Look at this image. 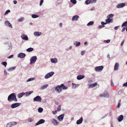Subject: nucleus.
<instances>
[{
    "mask_svg": "<svg viewBox=\"0 0 127 127\" xmlns=\"http://www.w3.org/2000/svg\"><path fill=\"white\" fill-rule=\"evenodd\" d=\"M79 17V16L75 15L73 16L72 19V21H78Z\"/></svg>",
    "mask_w": 127,
    "mask_h": 127,
    "instance_id": "2eb2a0df",
    "label": "nucleus"
},
{
    "mask_svg": "<svg viewBox=\"0 0 127 127\" xmlns=\"http://www.w3.org/2000/svg\"><path fill=\"white\" fill-rule=\"evenodd\" d=\"M90 1L91 3L95 2V0H90Z\"/></svg>",
    "mask_w": 127,
    "mask_h": 127,
    "instance_id": "052dcab7",
    "label": "nucleus"
},
{
    "mask_svg": "<svg viewBox=\"0 0 127 127\" xmlns=\"http://www.w3.org/2000/svg\"><path fill=\"white\" fill-rule=\"evenodd\" d=\"M1 64L6 67L7 65V63L6 62H2L1 63Z\"/></svg>",
    "mask_w": 127,
    "mask_h": 127,
    "instance_id": "58836bf2",
    "label": "nucleus"
},
{
    "mask_svg": "<svg viewBox=\"0 0 127 127\" xmlns=\"http://www.w3.org/2000/svg\"><path fill=\"white\" fill-rule=\"evenodd\" d=\"M43 2V0H41L40 2L39 5L40 6H41L42 4V3Z\"/></svg>",
    "mask_w": 127,
    "mask_h": 127,
    "instance_id": "3c124183",
    "label": "nucleus"
},
{
    "mask_svg": "<svg viewBox=\"0 0 127 127\" xmlns=\"http://www.w3.org/2000/svg\"><path fill=\"white\" fill-rule=\"evenodd\" d=\"M25 56V54L22 53H21L18 54L17 57L18 58H24Z\"/></svg>",
    "mask_w": 127,
    "mask_h": 127,
    "instance_id": "dca6fc26",
    "label": "nucleus"
},
{
    "mask_svg": "<svg viewBox=\"0 0 127 127\" xmlns=\"http://www.w3.org/2000/svg\"><path fill=\"white\" fill-rule=\"evenodd\" d=\"M76 86L75 84L72 83V88L73 89H75L76 87Z\"/></svg>",
    "mask_w": 127,
    "mask_h": 127,
    "instance_id": "ea45409f",
    "label": "nucleus"
},
{
    "mask_svg": "<svg viewBox=\"0 0 127 127\" xmlns=\"http://www.w3.org/2000/svg\"><path fill=\"white\" fill-rule=\"evenodd\" d=\"M33 100L34 101L40 102L41 101L42 98L40 96L38 95L34 97L33 98Z\"/></svg>",
    "mask_w": 127,
    "mask_h": 127,
    "instance_id": "9d476101",
    "label": "nucleus"
},
{
    "mask_svg": "<svg viewBox=\"0 0 127 127\" xmlns=\"http://www.w3.org/2000/svg\"><path fill=\"white\" fill-rule=\"evenodd\" d=\"M33 48L30 47L27 49L26 51L28 52H31L33 51Z\"/></svg>",
    "mask_w": 127,
    "mask_h": 127,
    "instance_id": "f704fd0d",
    "label": "nucleus"
},
{
    "mask_svg": "<svg viewBox=\"0 0 127 127\" xmlns=\"http://www.w3.org/2000/svg\"><path fill=\"white\" fill-rule=\"evenodd\" d=\"M55 90L58 93H61L62 91V89L61 86L59 85H58L55 88Z\"/></svg>",
    "mask_w": 127,
    "mask_h": 127,
    "instance_id": "423d86ee",
    "label": "nucleus"
},
{
    "mask_svg": "<svg viewBox=\"0 0 127 127\" xmlns=\"http://www.w3.org/2000/svg\"><path fill=\"white\" fill-rule=\"evenodd\" d=\"M85 52V51H82L81 52V54L82 55H84Z\"/></svg>",
    "mask_w": 127,
    "mask_h": 127,
    "instance_id": "680f3d73",
    "label": "nucleus"
},
{
    "mask_svg": "<svg viewBox=\"0 0 127 127\" xmlns=\"http://www.w3.org/2000/svg\"><path fill=\"white\" fill-rule=\"evenodd\" d=\"M60 86H61V88H62L63 90H65L68 89L67 87L64 86L63 84H61Z\"/></svg>",
    "mask_w": 127,
    "mask_h": 127,
    "instance_id": "bb28decb",
    "label": "nucleus"
},
{
    "mask_svg": "<svg viewBox=\"0 0 127 127\" xmlns=\"http://www.w3.org/2000/svg\"><path fill=\"white\" fill-rule=\"evenodd\" d=\"M122 27H127V29H126V31L127 32V21H126L122 24Z\"/></svg>",
    "mask_w": 127,
    "mask_h": 127,
    "instance_id": "c85d7f7f",
    "label": "nucleus"
},
{
    "mask_svg": "<svg viewBox=\"0 0 127 127\" xmlns=\"http://www.w3.org/2000/svg\"><path fill=\"white\" fill-rule=\"evenodd\" d=\"M85 3L87 5H88L90 3H91L90 0H87L85 1Z\"/></svg>",
    "mask_w": 127,
    "mask_h": 127,
    "instance_id": "a18cd8bd",
    "label": "nucleus"
},
{
    "mask_svg": "<svg viewBox=\"0 0 127 127\" xmlns=\"http://www.w3.org/2000/svg\"><path fill=\"white\" fill-rule=\"evenodd\" d=\"M125 5V3H121L117 4L116 7L117 8H120L123 7Z\"/></svg>",
    "mask_w": 127,
    "mask_h": 127,
    "instance_id": "9b49d317",
    "label": "nucleus"
},
{
    "mask_svg": "<svg viewBox=\"0 0 127 127\" xmlns=\"http://www.w3.org/2000/svg\"><path fill=\"white\" fill-rule=\"evenodd\" d=\"M51 62L53 63L56 64L58 62V60L57 58H51L50 59Z\"/></svg>",
    "mask_w": 127,
    "mask_h": 127,
    "instance_id": "4be33fe9",
    "label": "nucleus"
},
{
    "mask_svg": "<svg viewBox=\"0 0 127 127\" xmlns=\"http://www.w3.org/2000/svg\"><path fill=\"white\" fill-rule=\"evenodd\" d=\"M54 72L52 71L47 74L45 76L44 78L45 79H47L52 76L54 74Z\"/></svg>",
    "mask_w": 127,
    "mask_h": 127,
    "instance_id": "39448f33",
    "label": "nucleus"
},
{
    "mask_svg": "<svg viewBox=\"0 0 127 127\" xmlns=\"http://www.w3.org/2000/svg\"><path fill=\"white\" fill-rule=\"evenodd\" d=\"M21 104L20 103H16L12 104L11 105V107L12 108H14L19 106Z\"/></svg>",
    "mask_w": 127,
    "mask_h": 127,
    "instance_id": "6e6552de",
    "label": "nucleus"
},
{
    "mask_svg": "<svg viewBox=\"0 0 127 127\" xmlns=\"http://www.w3.org/2000/svg\"><path fill=\"white\" fill-rule=\"evenodd\" d=\"M37 60V57L34 56L31 57L30 59V64L31 65L34 63Z\"/></svg>",
    "mask_w": 127,
    "mask_h": 127,
    "instance_id": "7ed1b4c3",
    "label": "nucleus"
},
{
    "mask_svg": "<svg viewBox=\"0 0 127 127\" xmlns=\"http://www.w3.org/2000/svg\"><path fill=\"white\" fill-rule=\"evenodd\" d=\"M106 22H101V24L103 25H106L107 24L110 23H112L113 22V19L108 18L106 20Z\"/></svg>",
    "mask_w": 127,
    "mask_h": 127,
    "instance_id": "f03ea898",
    "label": "nucleus"
},
{
    "mask_svg": "<svg viewBox=\"0 0 127 127\" xmlns=\"http://www.w3.org/2000/svg\"><path fill=\"white\" fill-rule=\"evenodd\" d=\"M38 111L39 113H41L43 110V108L40 107L38 109Z\"/></svg>",
    "mask_w": 127,
    "mask_h": 127,
    "instance_id": "c9c22d12",
    "label": "nucleus"
},
{
    "mask_svg": "<svg viewBox=\"0 0 127 127\" xmlns=\"http://www.w3.org/2000/svg\"><path fill=\"white\" fill-rule=\"evenodd\" d=\"M85 77V76L83 75H78L77 77V79L78 80L82 79Z\"/></svg>",
    "mask_w": 127,
    "mask_h": 127,
    "instance_id": "412c9836",
    "label": "nucleus"
},
{
    "mask_svg": "<svg viewBox=\"0 0 127 127\" xmlns=\"http://www.w3.org/2000/svg\"><path fill=\"white\" fill-rule=\"evenodd\" d=\"M28 121L30 122H32L33 121V119H32L31 118H30L28 119Z\"/></svg>",
    "mask_w": 127,
    "mask_h": 127,
    "instance_id": "8fccbe9b",
    "label": "nucleus"
},
{
    "mask_svg": "<svg viewBox=\"0 0 127 127\" xmlns=\"http://www.w3.org/2000/svg\"><path fill=\"white\" fill-rule=\"evenodd\" d=\"M35 78H30L28 79L26 81V82H29L31 81H32L34 80Z\"/></svg>",
    "mask_w": 127,
    "mask_h": 127,
    "instance_id": "4c0bfd02",
    "label": "nucleus"
},
{
    "mask_svg": "<svg viewBox=\"0 0 127 127\" xmlns=\"http://www.w3.org/2000/svg\"><path fill=\"white\" fill-rule=\"evenodd\" d=\"M13 55H12L9 56L8 57H7V58L9 59H10L11 58H12L13 57Z\"/></svg>",
    "mask_w": 127,
    "mask_h": 127,
    "instance_id": "bf43d9fd",
    "label": "nucleus"
},
{
    "mask_svg": "<svg viewBox=\"0 0 127 127\" xmlns=\"http://www.w3.org/2000/svg\"><path fill=\"white\" fill-rule=\"evenodd\" d=\"M120 103H119L118 104V105L117 106V108H118L120 107Z\"/></svg>",
    "mask_w": 127,
    "mask_h": 127,
    "instance_id": "0e129e2a",
    "label": "nucleus"
},
{
    "mask_svg": "<svg viewBox=\"0 0 127 127\" xmlns=\"http://www.w3.org/2000/svg\"><path fill=\"white\" fill-rule=\"evenodd\" d=\"M73 44L75 45L76 47H77L80 45L81 43L80 42H78L77 41H76Z\"/></svg>",
    "mask_w": 127,
    "mask_h": 127,
    "instance_id": "a878e982",
    "label": "nucleus"
},
{
    "mask_svg": "<svg viewBox=\"0 0 127 127\" xmlns=\"http://www.w3.org/2000/svg\"><path fill=\"white\" fill-rule=\"evenodd\" d=\"M119 27H120L119 26H116L114 27V29L115 30H117L119 28Z\"/></svg>",
    "mask_w": 127,
    "mask_h": 127,
    "instance_id": "603ef678",
    "label": "nucleus"
},
{
    "mask_svg": "<svg viewBox=\"0 0 127 127\" xmlns=\"http://www.w3.org/2000/svg\"><path fill=\"white\" fill-rule=\"evenodd\" d=\"M5 25L7 27H9L11 28H12V26L10 23L8 21H6L5 22Z\"/></svg>",
    "mask_w": 127,
    "mask_h": 127,
    "instance_id": "ddd939ff",
    "label": "nucleus"
},
{
    "mask_svg": "<svg viewBox=\"0 0 127 127\" xmlns=\"http://www.w3.org/2000/svg\"><path fill=\"white\" fill-rule=\"evenodd\" d=\"M57 112V110H55V111H53L52 112L53 114L55 115L56 114Z\"/></svg>",
    "mask_w": 127,
    "mask_h": 127,
    "instance_id": "6e6d98bb",
    "label": "nucleus"
},
{
    "mask_svg": "<svg viewBox=\"0 0 127 127\" xmlns=\"http://www.w3.org/2000/svg\"><path fill=\"white\" fill-rule=\"evenodd\" d=\"M123 86H126L127 87V82H126V83H125L123 84Z\"/></svg>",
    "mask_w": 127,
    "mask_h": 127,
    "instance_id": "5fc2aeb1",
    "label": "nucleus"
},
{
    "mask_svg": "<svg viewBox=\"0 0 127 127\" xmlns=\"http://www.w3.org/2000/svg\"><path fill=\"white\" fill-rule=\"evenodd\" d=\"M16 68V66H14L10 67L7 69V70L8 71H12L14 70Z\"/></svg>",
    "mask_w": 127,
    "mask_h": 127,
    "instance_id": "2f4dec72",
    "label": "nucleus"
},
{
    "mask_svg": "<svg viewBox=\"0 0 127 127\" xmlns=\"http://www.w3.org/2000/svg\"><path fill=\"white\" fill-rule=\"evenodd\" d=\"M10 12V10H7L6 11V12H5V13L4 14L5 15H6L8 13Z\"/></svg>",
    "mask_w": 127,
    "mask_h": 127,
    "instance_id": "de8ad7c7",
    "label": "nucleus"
},
{
    "mask_svg": "<svg viewBox=\"0 0 127 127\" xmlns=\"http://www.w3.org/2000/svg\"><path fill=\"white\" fill-rule=\"evenodd\" d=\"M4 75H5L7 74V73L6 69L4 70Z\"/></svg>",
    "mask_w": 127,
    "mask_h": 127,
    "instance_id": "e2e57ef3",
    "label": "nucleus"
},
{
    "mask_svg": "<svg viewBox=\"0 0 127 127\" xmlns=\"http://www.w3.org/2000/svg\"><path fill=\"white\" fill-rule=\"evenodd\" d=\"M104 67L103 66L101 65L100 66L96 67V71L101 72L103 69Z\"/></svg>",
    "mask_w": 127,
    "mask_h": 127,
    "instance_id": "f8f14e48",
    "label": "nucleus"
},
{
    "mask_svg": "<svg viewBox=\"0 0 127 127\" xmlns=\"http://www.w3.org/2000/svg\"><path fill=\"white\" fill-rule=\"evenodd\" d=\"M48 84L45 85L41 87L40 89L41 90H43L47 88L48 86Z\"/></svg>",
    "mask_w": 127,
    "mask_h": 127,
    "instance_id": "7c9ffc66",
    "label": "nucleus"
},
{
    "mask_svg": "<svg viewBox=\"0 0 127 127\" xmlns=\"http://www.w3.org/2000/svg\"><path fill=\"white\" fill-rule=\"evenodd\" d=\"M124 40H123L121 42V45L122 46L124 44Z\"/></svg>",
    "mask_w": 127,
    "mask_h": 127,
    "instance_id": "69168bd1",
    "label": "nucleus"
},
{
    "mask_svg": "<svg viewBox=\"0 0 127 127\" xmlns=\"http://www.w3.org/2000/svg\"><path fill=\"white\" fill-rule=\"evenodd\" d=\"M25 95V93H21L18 94L17 95V96L19 98H20L22 97Z\"/></svg>",
    "mask_w": 127,
    "mask_h": 127,
    "instance_id": "393cba45",
    "label": "nucleus"
},
{
    "mask_svg": "<svg viewBox=\"0 0 127 127\" xmlns=\"http://www.w3.org/2000/svg\"><path fill=\"white\" fill-rule=\"evenodd\" d=\"M64 114H62L60 115L58 117V119L60 121H62L64 118Z\"/></svg>",
    "mask_w": 127,
    "mask_h": 127,
    "instance_id": "4468645a",
    "label": "nucleus"
},
{
    "mask_svg": "<svg viewBox=\"0 0 127 127\" xmlns=\"http://www.w3.org/2000/svg\"><path fill=\"white\" fill-rule=\"evenodd\" d=\"M13 3L14 4H16L17 3V1L16 0H14L13 1Z\"/></svg>",
    "mask_w": 127,
    "mask_h": 127,
    "instance_id": "774afa93",
    "label": "nucleus"
},
{
    "mask_svg": "<svg viewBox=\"0 0 127 127\" xmlns=\"http://www.w3.org/2000/svg\"><path fill=\"white\" fill-rule=\"evenodd\" d=\"M45 122V121L44 119H41L35 124V125H38L40 124L44 123Z\"/></svg>",
    "mask_w": 127,
    "mask_h": 127,
    "instance_id": "f3484780",
    "label": "nucleus"
},
{
    "mask_svg": "<svg viewBox=\"0 0 127 127\" xmlns=\"http://www.w3.org/2000/svg\"><path fill=\"white\" fill-rule=\"evenodd\" d=\"M123 116L122 115L119 116L117 119L119 122H120L123 120Z\"/></svg>",
    "mask_w": 127,
    "mask_h": 127,
    "instance_id": "aec40b11",
    "label": "nucleus"
},
{
    "mask_svg": "<svg viewBox=\"0 0 127 127\" xmlns=\"http://www.w3.org/2000/svg\"><path fill=\"white\" fill-rule=\"evenodd\" d=\"M94 23V22L93 21H90L87 24V26H92L93 25Z\"/></svg>",
    "mask_w": 127,
    "mask_h": 127,
    "instance_id": "72a5a7b5",
    "label": "nucleus"
},
{
    "mask_svg": "<svg viewBox=\"0 0 127 127\" xmlns=\"http://www.w3.org/2000/svg\"><path fill=\"white\" fill-rule=\"evenodd\" d=\"M114 15L113 14H110L108 15L107 17L108 18L111 19L114 16Z\"/></svg>",
    "mask_w": 127,
    "mask_h": 127,
    "instance_id": "e433bc0d",
    "label": "nucleus"
},
{
    "mask_svg": "<svg viewBox=\"0 0 127 127\" xmlns=\"http://www.w3.org/2000/svg\"><path fill=\"white\" fill-rule=\"evenodd\" d=\"M83 121V118L82 117H81L77 121L76 124H77L79 125L81 124L82 122Z\"/></svg>",
    "mask_w": 127,
    "mask_h": 127,
    "instance_id": "5701e85b",
    "label": "nucleus"
},
{
    "mask_svg": "<svg viewBox=\"0 0 127 127\" xmlns=\"http://www.w3.org/2000/svg\"><path fill=\"white\" fill-rule=\"evenodd\" d=\"M17 123L15 122H12L8 123L6 127H12L13 126L16 125Z\"/></svg>",
    "mask_w": 127,
    "mask_h": 127,
    "instance_id": "0eeeda50",
    "label": "nucleus"
},
{
    "mask_svg": "<svg viewBox=\"0 0 127 127\" xmlns=\"http://www.w3.org/2000/svg\"><path fill=\"white\" fill-rule=\"evenodd\" d=\"M61 106L60 105H59L57 107V110L59 112L61 110Z\"/></svg>",
    "mask_w": 127,
    "mask_h": 127,
    "instance_id": "37998d69",
    "label": "nucleus"
},
{
    "mask_svg": "<svg viewBox=\"0 0 127 127\" xmlns=\"http://www.w3.org/2000/svg\"><path fill=\"white\" fill-rule=\"evenodd\" d=\"M23 18L22 17H21L18 19V21L20 22H22L23 21Z\"/></svg>",
    "mask_w": 127,
    "mask_h": 127,
    "instance_id": "c03bdc74",
    "label": "nucleus"
},
{
    "mask_svg": "<svg viewBox=\"0 0 127 127\" xmlns=\"http://www.w3.org/2000/svg\"><path fill=\"white\" fill-rule=\"evenodd\" d=\"M21 37L24 40H27L28 39V37L25 34H23L21 36Z\"/></svg>",
    "mask_w": 127,
    "mask_h": 127,
    "instance_id": "b1692460",
    "label": "nucleus"
},
{
    "mask_svg": "<svg viewBox=\"0 0 127 127\" xmlns=\"http://www.w3.org/2000/svg\"><path fill=\"white\" fill-rule=\"evenodd\" d=\"M84 45H86V46L87 45H88V44L87 42H85L84 43Z\"/></svg>",
    "mask_w": 127,
    "mask_h": 127,
    "instance_id": "338daca9",
    "label": "nucleus"
},
{
    "mask_svg": "<svg viewBox=\"0 0 127 127\" xmlns=\"http://www.w3.org/2000/svg\"><path fill=\"white\" fill-rule=\"evenodd\" d=\"M119 64L118 63H116L115 65L114 66V70L117 71L119 69Z\"/></svg>",
    "mask_w": 127,
    "mask_h": 127,
    "instance_id": "6ab92c4d",
    "label": "nucleus"
},
{
    "mask_svg": "<svg viewBox=\"0 0 127 127\" xmlns=\"http://www.w3.org/2000/svg\"><path fill=\"white\" fill-rule=\"evenodd\" d=\"M70 2L73 4L76 3L77 1L76 0H70Z\"/></svg>",
    "mask_w": 127,
    "mask_h": 127,
    "instance_id": "79ce46f5",
    "label": "nucleus"
},
{
    "mask_svg": "<svg viewBox=\"0 0 127 127\" xmlns=\"http://www.w3.org/2000/svg\"><path fill=\"white\" fill-rule=\"evenodd\" d=\"M33 91H30L29 92H27L25 93V95L26 96H28L31 95Z\"/></svg>",
    "mask_w": 127,
    "mask_h": 127,
    "instance_id": "cd10ccee",
    "label": "nucleus"
},
{
    "mask_svg": "<svg viewBox=\"0 0 127 127\" xmlns=\"http://www.w3.org/2000/svg\"><path fill=\"white\" fill-rule=\"evenodd\" d=\"M100 96L101 97H103L108 98L109 97V94L107 92H104L103 94H100Z\"/></svg>",
    "mask_w": 127,
    "mask_h": 127,
    "instance_id": "20e7f679",
    "label": "nucleus"
},
{
    "mask_svg": "<svg viewBox=\"0 0 127 127\" xmlns=\"http://www.w3.org/2000/svg\"><path fill=\"white\" fill-rule=\"evenodd\" d=\"M34 35L36 36H38L41 34V32H34Z\"/></svg>",
    "mask_w": 127,
    "mask_h": 127,
    "instance_id": "c756f323",
    "label": "nucleus"
},
{
    "mask_svg": "<svg viewBox=\"0 0 127 127\" xmlns=\"http://www.w3.org/2000/svg\"><path fill=\"white\" fill-rule=\"evenodd\" d=\"M105 27V26H104V25H103L101 24V25H100L98 27V28L99 29H101V28H102Z\"/></svg>",
    "mask_w": 127,
    "mask_h": 127,
    "instance_id": "09e8293b",
    "label": "nucleus"
},
{
    "mask_svg": "<svg viewBox=\"0 0 127 127\" xmlns=\"http://www.w3.org/2000/svg\"><path fill=\"white\" fill-rule=\"evenodd\" d=\"M99 87L98 84H97V83L96 82V88H98Z\"/></svg>",
    "mask_w": 127,
    "mask_h": 127,
    "instance_id": "13d9d810",
    "label": "nucleus"
},
{
    "mask_svg": "<svg viewBox=\"0 0 127 127\" xmlns=\"http://www.w3.org/2000/svg\"><path fill=\"white\" fill-rule=\"evenodd\" d=\"M111 86H112L113 87L114 86V84L113 83V81H112V80H111Z\"/></svg>",
    "mask_w": 127,
    "mask_h": 127,
    "instance_id": "864d4df0",
    "label": "nucleus"
},
{
    "mask_svg": "<svg viewBox=\"0 0 127 127\" xmlns=\"http://www.w3.org/2000/svg\"><path fill=\"white\" fill-rule=\"evenodd\" d=\"M51 122L55 126H57L59 124V122L54 119H52L51 120Z\"/></svg>",
    "mask_w": 127,
    "mask_h": 127,
    "instance_id": "1a4fd4ad",
    "label": "nucleus"
},
{
    "mask_svg": "<svg viewBox=\"0 0 127 127\" xmlns=\"http://www.w3.org/2000/svg\"><path fill=\"white\" fill-rule=\"evenodd\" d=\"M6 49L7 50H11L12 48V44L11 43L8 42L7 45Z\"/></svg>",
    "mask_w": 127,
    "mask_h": 127,
    "instance_id": "a211bd4d",
    "label": "nucleus"
},
{
    "mask_svg": "<svg viewBox=\"0 0 127 127\" xmlns=\"http://www.w3.org/2000/svg\"><path fill=\"white\" fill-rule=\"evenodd\" d=\"M110 40H104V42L106 43H108L110 42Z\"/></svg>",
    "mask_w": 127,
    "mask_h": 127,
    "instance_id": "49530a36",
    "label": "nucleus"
},
{
    "mask_svg": "<svg viewBox=\"0 0 127 127\" xmlns=\"http://www.w3.org/2000/svg\"><path fill=\"white\" fill-rule=\"evenodd\" d=\"M88 85L89 86V88H91L93 87H94L95 86V83L91 84H88Z\"/></svg>",
    "mask_w": 127,
    "mask_h": 127,
    "instance_id": "473e14b6",
    "label": "nucleus"
},
{
    "mask_svg": "<svg viewBox=\"0 0 127 127\" xmlns=\"http://www.w3.org/2000/svg\"><path fill=\"white\" fill-rule=\"evenodd\" d=\"M7 100L9 102H11L13 101L15 102L17 101L18 100L16 98V94L13 93L10 94L8 96Z\"/></svg>",
    "mask_w": 127,
    "mask_h": 127,
    "instance_id": "f257e3e1",
    "label": "nucleus"
},
{
    "mask_svg": "<svg viewBox=\"0 0 127 127\" xmlns=\"http://www.w3.org/2000/svg\"><path fill=\"white\" fill-rule=\"evenodd\" d=\"M32 18H36L38 17V15L35 14H32Z\"/></svg>",
    "mask_w": 127,
    "mask_h": 127,
    "instance_id": "a19ab883",
    "label": "nucleus"
},
{
    "mask_svg": "<svg viewBox=\"0 0 127 127\" xmlns=\"http://www.w3.org/2000/svg\"><path fill=\"white\" fill-rule=\"evenodd\" d=\"M126 29H127V27H124V28H123V29L122 30V32H123L124 31H125V30H126Z\"/></svg>",
    "mask_w": 127,
    "mask_h": 127,
    "instance_id": "4d7b16f0",
    "label": "nucleus"
}]
</instances>
